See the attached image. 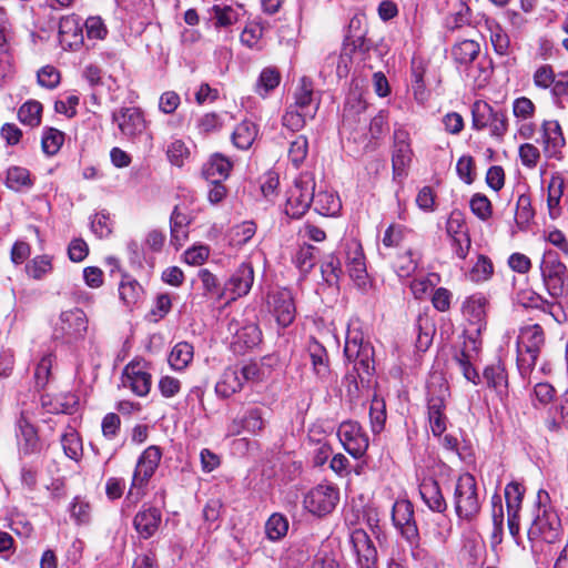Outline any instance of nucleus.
<instances>
[{"mask_svg":"<svg viewBox=\"0 0 568 568\" xmlns=\"http://www.w3.org/2000/svg\"><path fill=\"white\" fill-rule=\"evenodd\" d=\"M392 520L396 528L415 521L413 505L407 500H398L393 506Z\"/></svg>","mask_w":568,"mask_h":568,"instance_id":"nucleus-56","label":"nucleus"},{"mask_svg":"<svg viewBox=\"0 0 568 568\" xmlns=\"http://www.w3.org/2000/svg\"><path fill=\"white\" fill-rule=\"evenodd\" d=\"M231 161L222 154H213L203 165L202 174L210 182L224 181L231 171Z\"/></svg>","mask_w":568,"mask_h":568,"instance_id":"nucleus-31","label":"nucleus"},{"mask_svg":"<svg viewBox=\"0 0 568 568\" xmlns=\"http://www.w3.org/2000/svg\"><path fill=\"white\" fill-rule=\"evenodd\" d=\"M349 542L356 555L357 568H367L377 565V550L364 529H354L349 535Z\"/></svg>","mask_w":568,"mask_h":568,"instance_id":"nucleus-16","label":"nucleus"},{"mask_svg":"<svg viewBox=\"0 0 568 568\" xmlns=\"http://www.w3.org/2000/svg\"><path fill=\"white\" fill-rule=\"evenodd\" d=\"M288 531L287 518L280 514L274 513L265 523L266 537L272 541H278L286 536Z\"/></svg>","mask_w":568,"mask_h":568,"instance_id":"nucleus-42","label":"nucleus"},{"mask_svg":"<svg viewBox=\"0 0 568 568\" xmlns=\"http://www.w3.org/2000/svg\"><path fill=\"white\" fill-rule=\"evenodd\" d=\"M339 499L338 489L328 484H320L304 497L303 504L307 511L322 517L332 513Z\"/></svg>","mask_w":568,"mask_h":568,"instance_id":"nucleus-10","label":"nucleus"},{"mask_svg":"<svg viewBox=\"0 0 568 568\" xmlns=\"http://www.w3.org/2000/svg\"><path fill=\"white\" fill-rule=\"evenodd\" d=\"M112 121L116 123L122 135L129 140H135L146 130L143 112L135 106L120 108L113 111Z\"/></svg>","mask_w":568,"mask_h":568,"instance_id":"nucleus-12","label":"nucleus"},{"mask_svg":"<svg viewBox=\"0 0 568 568\" xmlns=\"http://www.w3.org/2000/svg\"><path fill=\"white\" fill-rule=\"evenodd\" d=\"M27 273L34 280H41L52 271L51 257L39 255L31 260L26 266Z\"/></svg>","mask_w":568,"mask_h":568,"instance_id":"nucleus-57","label":"nucleus"},{"mask_svg":"<svg viewBox=\"0 0 568 568\" xmlns=\"http://www.w3.org/2000/svg\"><path fill=\"white\" fill-rule=\"evenodd\" d=\"M564 179L560 175L551 176L548 184L547 205L551 219H556L560 214V199L564 193Z\"/></svg>","mask_w":568,"mask_h":568,"instance_id":"nucleus-40","label":"nucleus"},{"mask_svg":"<svg viewBox=\"0 0 568 568\" xmlns=\"http://www.w3.org/2000/svg\"><path fill=\"white\" fill-rule=\"evenodd\" d=\"M524 493V487L516 481H511L505 487L507 514H519L521 509Z\"/></svg>","mask_w":568,"mask_h":568,"instance_id":"nucleus-49","label":"nucleus"},{"mask_svg":"<svg viewBox=\"0 0 568 568\" xmlns=\"http://www.w3.org/2000/svg\"><path fill=\"white\" fill-rule=\"evenodd\" d=\"M494 273V265L485 255H479L477 262L469 272V278L473 282L480 283L489 280Z\"/></svg>","mask_w":568,"mask_h":568,"instance_id":"nucleus-62","label":"nucleus"},{"mask_svg":"<svg viewBox=\"0 0 568 568\" xmlns=\"http://www.w3.org/2000/svg\"><path fill=\"white\" fill-rule=\"evenodd\" d=\"M317 248L311 244H303L295 254L294 262L303 273H308L316 263Z\"/></svg>","mask_w":568,"mask_h":568,"instance_id":"nucleus-52","label":"nucleus"},{"mask_svg":"<svg viewBox=\"0 0 568 568\" xmlns=\"http://www.w3.org/2000/svg\"><path fill=\"white\" fill-rule=\"evenodd\" d=\"M233 326L234 324L231 323L229 329L232 331ZM261 341L262 332L256 324H245L240 328H237V324H235L233 345L236 351L245 352L246 349H252L257 346Z\"/></svg>","mask_w":568,"mask_h":568,"instance_id":"nucleus-25","label":"nucleus"},{"mask_svg":"<svg viewBox=\"0 0 568 568\" xmlns=\"http://www.w3.org/2000/svg\"><path fill=\"white\" fill-rule=\"evenodd\" d=\"M222 503L220 499H210L203 508V520L206 532H212L220 527Z\"/></svg>","mask_w":568,"mask_h":568,"instance_id":"nucleus-50","label":"nucleus"},{"mask_svg":"<svg viewBox=\"0 0 568 568\" xmlns=\"http://www.w3.org/2000/svg\"><path fill=\"white\" fill-rule=\"evenodd\" d=\"M190 216L176 205L170 217L171 244L179 250L189 237Z\"/></svg>","mask_w":568,"mask_h":568,"instance_id":"nucleus-29","label":"nucleus"},{"mask_svg":"<svg viewBox=\"0 0 568 568\" xmlns=\"http://www.w3.org/2000/svg\"><path fill=\"white\" fill-rule=\"evenodd\" d=\"M308 354L315 375L321 379L329 376V361L326 349L317 341H312L308 345Z\"/></svg>","mask_w":568,"mask_h":568,"instance_id":"nucleus-34","label":"nucleus"},{"mask_svg":"<svg viewBox=\"0 0 568 568\" xmlns=\"http://www.w3.org/2000/svg\"><path fill=\"white\" fill-rule=\"evenodd\" d=\"M88 326L87 314L81 308L63 311L53 324L52 338L64 345H74L84 339Z\"/></svg>","mask_w":568,"mask_h":568,"instance_id":"nucleus-4","label":"nucleus"},{"mask_svg":"<svg viewBox=\"0 0 568 568\" xmlns=\"http://www.w3.org/2000/svg\"><path fill=\"white\" fill-rule=\"evenodd\" d=\"M419 495L430 510L444 513L447 509V503L435 479L424 478L419 484Z\"/></svg>","mask_w":568,"mask_h":568,"instance_id":"nucleus-27","label":"nucleus"},{"mask_svg":"<svg viewBox=\"0 0 568 568\" xmlns=\"http://www.w3.org/2000/svg\"><path fill=\"white\" fill-rule=\"evenodd\" d=\"M197 276L202 284L203 295L215 296L219 301L226 300L225 296H221L222 288L217 277L206 268H201Z\"/></svg>","mask_w":568,"mask_h":568,"instance_id":"nucleus-54","label":"nucleus"},{"mask_svg":"<svg viewBox=\"0 0 568 568\" xmlns=\"http://www.w3.org/2000/svg\"><path fill=\"white\" fill-rule=\"evenodd\" d=\"M142 286L133 278L124 276L119 286L120 298L126 305H134L142 296Z\"/></svg>","mask_w":568,"mask_h":568,"instance_id":"nucleus-46","label":"nucleus"},{"mask_svg":"<svg viewBox=\"0 0 568 568\" xmlns=\"http://www.w3.org/2000/svg\"><path fill=\"white\" fill-rule=\"evenodd\" d=\"M281 82V74L276 68L267 67L262 70L256 82L255 91L261 97L267 95Z\"/></svg>","mask_w":568,"mask_h":568,"instance_id":"nucleus-44","label":"nucleus"},{"mask_svg":"<svg viewBox=\"0 0 568 568\" xmlns=\"http://www.w3.org/2000/svg\"><path fill=\"white\" fill-rule=\"evenodd\" d=\"M308 153V140L305 135H298L290 144L288 159L295 168H298Z\"/></svg>","mask_w":568,"mask_h":568,"instance_id":"nucleus-61","label":"nucleus"},{"mask_svg":"<svg viewBox=\"0 0 568 568\" xmlns=\"http://www.w3.org/2000/svg\"><path fill=\"white\" fill-rule=\"evenodd\" d=\"M239 19V13L230 6L214 4L210 10V20L215 28H226L234 24Z\"/></svg>","mask_w":568,"mask_h":568,"instance_id":"nucleus-43","label":"nucleus"},{"mask_svg":"<svg viewBox=\"0 0 568 568\" xmlns=\"http://www.w3.org/2000/svg\"><path fill=\"white\" fill-rule=\"evenodd\" d=\"M321 272L323 280L328 285H337L343 274L342 262L339 257L334 254H328L321 265Z\"/></svg>","mask_w":568,"mask_h":568,"instance_id":"nucleus-45","label":"nucleus"},{"mask_svg":"<svg viewBox=\"0 0 568 568\" xmlns=\"http://www.w3.org/2000/svg\"><path fill=\"white\" fill-rule=\"evenodd\" d=\"M427 414L429 427L434 436L439 437L447 428L445 415L446 400L449 397L448 383L442 373L430 374L426 385Z\"/></svg>","mask_w":568,"mask_h":568,"instance_id":"nucleus-2","label":"nucleus"},{"mask_svg":"<svg viewBox=\"0 0 568 568\" xmlns=\"http://www.w3.org/2000/svg\"><path fill=\"white\" fill-rule=\"evenodd\" d=\"M337 436L345 450L354 458H361L368 448V437L357 422H343Z\"/></svg>","mask_w":568,"mask_h":568,"instance_id":"nucleus-13","label":"nucleus"},{"mask_svg":"<svg viewBox=\"0 0 568 568\" xmlns=\"http://www.w3.org/2000/svg\"><path fill=\"white\" fill-rule=\"evenodd\" d=\"M341 206L339 197L336 194L327 191L314 192L313 207L318 214L335 215L339 212Z\"/></svg>","mask_w":568,"mask_h":568,"instance_id":"nucleus-36","label":"nucleus"},{"mask_svg":"<svg viewBox=\"0 0 568 568\" xmlns=\"http://www.w3.org/2000/svg\"><path fill=\"white\" fill-rule=\"evenodd\" d=\"M545 344L544 329L538 324L523 326L517 337V365L521 376L534 369Z\"/></svg>","mask_w":568,"mask_h":568,"instance_id":"nucleus-3","label":"nucleus"},{"mask_svg":"<svg viewBox=\"0 0 568 568\" xmlns=\"http://www.w3.org/2000/svg\"><path fill=\"white\" fill-rule=\"evenodd\" d=\"M491 519L493 531L490 534V545L496 548L503 542L504 535V508L501 497L495 494L491 497Z\"/></svg>","mask_w":568,"mask_h":568,"instance_id":"nucleus-35","label":"nucleus"},{"mask_svg":"<svg viewBox=\"0 0 568 568\" xmlns=\"http://www.w3.org/2000/svg\"><path fill=\"white\" fill-rule=\"evenodd\" d=\"M454 506L459 519L471 521L480 511V500L475 477L465 473L457 479L454 491Z\"/></svg>","mask_w":568,"mask_h":568,"instance_id":"nucleus-5","label":"nucleus"},{"mask_svg":"<svg viewBox=\"0 0 568 568\" xmlns=\"http://www.w3.org/2000/svg\"><path fill=\"white\" fill-rule=\"evenodd\" d=\"M471 118L473 129H489L490 135L497 139H501L508 130L506 111L495 109L486 101L477 100L474 102Z\"/></svg>","mask_w":568,"mask_h":568,"instance_id":"nucleus-8","label":"nucleus"},{"mask_svg":"<svg viewBox=\"0 0 568 568\" xmlns=\"http://www.w3.org/2000/svg\"><path fill=\"white\" fill-rule=\"evenodd\" d=\"M294 108L305 111L306 116L315 118L321 100L315 97L314 87L311 79L303 77L294 92Z\"/></svg>","mask_w":568,"mask_h":568,"instance_id":"nucleus-20","label":"nucleus"},{"mask_svg":"<svg viewBox=\"0 0 568 568\" xmlns=\"http://www.w3.org/2000/svg\"><path fill=\"white\" fill-rule=\"evenodd\" d=\"M64 134L53 128H49L44 130L42 135V150L44 153L49 155H54L60 150L63 144Z\"/></svg>","mask_w":568,"mask_h":568,"instance_id":"nucleus-63","label":"nucleus"},{"mask_svg":"<svg viewBox=\"0 0 568 568\" xmlns=\"http://www.w3.org/2000/svg\"><path fill=\"white\" fill-rule=\"evenodd\" d=\"M483 377L489 388H493L499 396L508 393V375L505 367L500 364L487 366Z\"/></svg>","mask_w":568,"mask_h":568,"instance_id":"nucleus-33","label":"nucleus"},{"mask_svg":"<svg viewBox=\"0 0 568 568\" xmlns=\"http://www.w3.org/2000/svg\"><path fill=\"white\" fill-rule=\"evenodd\" d=\"M489 32L490 42L496 54L500 57H508L514 52L510 38L499 23L491 22L489 24Z\"/></svg>","mask_w":568,"mask_h":568,"instance_id":"nucleus-37","label":"nucleus"},{"mask_svg":"<svg viewBox=\"0 0 568 568\" xmlns=\"http://www.w3.org/2000/svg\"><path fill=\"white\" fill-rule=\"evenodd\" d=\"M366 110V104L357 95L347 99L343 111V126L353 129L356 123L361 122V114Z\"/></svg>","mask_w":568,"mask_h":568,"instance_id":"nucleus-41","label":"nucleus"},{"mask_svg":"<svg viewBox=\"0 0 568 568\" xmlns=\"http://www.w3.org/2000/svg\"><path fill=\"white\" fill-rule=\"evenodd\" d=\"M6 184L9 189L14 191H19L23 186L31 185L29 171L20 166H12L8 169Z\"/></svg>","mask_w":568,"mask_h":568,"instance_id":"nucleus-58","label":"nucleus"},{"mask_svg":"<svg viewBox=\"0 0 568 568\" xmlns=\"http://www.w3.org/2000/svg\"><path fill=\"white\" fill-rule=\"evenodd\" d=\"M313 119L314 118L306 116L305 111L290 105L282 116V124L292 132H298L306 125L307 121Z\"/></svg>","mask_w":568,"mask_h":568,"instance_id":"nucleus-47","label":"nucleus"},{"mask_svg":"<svg viewBox=\"0 0 568 568\" xmlns=\"http://www.w3.org/2000/svg\"><path fill=\"white\" fill-rule=\"evenodd\" d=\"M239 366L226 367L215 385V393L221 398H229L243 388Z\"/></svg>","mask_w":568,"mask_h":568,"instance_id":"nucleus-30","label":"nucleus"},{"mask_svg":"<svg viewBox=\"0 0 568 568\" xmlns=\"http://www.w3.org/2000/svg\"><path fill=\"white\" fill-rule=\"evenodd\" d=\"M17 427V437L20 450L24 455H30L39 452L40 443L37 430L34 426L26 418L24 415H21L20 418L18 419Z\"/></svg>","mask_w":568,"mask_h":568,"instance_id":"nucleus-28","label":"nucleus"},{"mask_svg":"<svg viewBox=\"0 0 568 568\" xmlns=\"http://www.w3.org/2000/svg\"><path fill=\"white\" fill-rule=\"evenodd\" d=\"M539 270L548 293L552 297L561 295L564 292L567 266L560 261L558 253L551 248L545 250Z\"/></svg>","mask_w":568,"mask_h":568,"instance_id":"nucleus-9","label":"nucleus"},{"mask_svg":"<svg viewBox=\"0 0 568 568\" xmlns=\"http://www.w3.org/2000/svg\"><path fill=\"white\" fill-rule=\"evenodd\" d=\"M41 113L42 104L38 101L30 100L20 106L18 118L23 124L37 126L40 124Z\"/></svg>","mask_w":568,"mask_h":568,"instance_id":"nucleus-48","label":"nucleus"},{"mask_svg":"<svg viewBox=\"0 0 568 568\" xmlns=\"http://www.w3.org/2000/svg\"><path fill=\"white\" fill-rule=\"evenodd\" d=\"M534 217L531 200L528 194H520L516 202L515 221L520 229H525Z\"/></svg>","mask_w":568,"mask_h":568,"instance_id":"nucleus-53","label":"nucleus"},{"mask_svg":"<svg viewBox=\"0 0 568 568\" xmlns=\"http://www.w3.org/2000/svg\"><path fill=\"white\" fill-rule=\"evenodd\" d=\"M369 419L373 433H381L386 422V405L383 398L373 397L369 407Z\"/></svg>","mask_w":568,"mask_h":568,"instance_id":"nucleus-51","label":"nucleus"},{"mask_svg":"<svg viewBox=\"0 0 568 568\" xmlns=\"http://www.w3.org/2000/svg\"><path fill=\"white\" fill-rule=\"evenodd\" d=\"M458 230L453 235L452 246L456 254L462 260H465L470 248V237L467 229L463 223H457Z\"/></svg>","mask_w":568,"mask_h":568,"instance_id":"nucleus-59","label":"nucleus"},{"mask_svg":"<svg viewBox=\"0 0 568 568\" xmlns=\"http://www.w3.org/2000/svg\"><path fill=\"white\" fill-rule=\"evenodd\" d=\"M315 187L314 175L310 172L301 173L287 192L285 214L293 219L302 217L313 204Z\"/></svg>","mask_w":568,"mask_h":568,"instance_id":"nucleus-7","label":"nucleus"},{"mask_svg":"<svg viewBox=\"0 0 568 568\" xmlns=\"http://www.w3.org/2000/svg\"><path fill=\"white\" fill-rule=\"evenodd\" d=\"M270 305L277 323L287 327L295 318L296 307L293 294L287 288L278 290L270 296Z\"/></svg>","mask_w":568,"mask_h":568,"instance_id":"nucleus-18","label":"nucleus"},{"mask_svg":"<svg viewBox=\"0 0 568 568\" xmlns=\"http://www.w3.org/2000/svg\"><path fill=\"white\" fill-rule=\"evenodd\" d=\"M542 144L547 158L560 159L565 138L558 121L549 120L542 123Z\"/></svg>","mask_w":568,"mask_h":568,"instance_id":"nucleus-21","label":"nucleus"},{"mask_svg":"<svg viewBox=\"0 0 568 568\" xmlns=\"http://www.w3.org/2000/svg\"><path fill=\"white\" fill-rule=\"evenodd\" d=\"M480 45L475 40H463L455 43L452 48V57L458 67L467 68L478 57Z\"/></svg>","mask_w":568,"mask_h":568,"instance_id":"nucleus-32","label":"nucleus"},{"mask_svg":"<svg viewBox=\"0 0 568 568\" xmlns=\"http://www.w3.org/2000/svg\"><path fill=\"white\" fill-rule=\"evenodd\" d=\"M257 135L256 125L247 120L242 121L232 134L233 144L241 150H247Z\"/></svg>","mask_w":568,"mask_h":568,"instance_id":"nucleus-38","label":"nucleus"},{"mask_svg":"<svg viewBox=\"0 0 568 568\" xmlns=\"http://www.w3.org/2000/svg\"><path fill=\"white\" fill-rule=\"evenodd\" d=\"M256 233V224L253 221H244L235 225L231 231V243L234 246L245 245Z\"/></svg>","mask_w":568,"mask_h":568,"instance_id":"nucleus-55","label":"nucleus"},{"mask_svg":"<svg viewBox=\"0 0 568 568\" xmlns=\"http://www.w3.org/2000/svg\"><path fill=\"white\" fill-rule=\"evenodd\" d=\"M417 265V254L413 251H407L396 258L394 268L397 275L404 278L410 276L416 271Z\"/></svg>","mask_w":568,"mask_h":568,"instance_id":"nucleus-60","label":"nucleus"},{"mask_svg":"<svg viewBox=\"0 0 568 568\" xmlns=\"http://www.w3.org/2000/svg\"><path fill=\"white\" fill-rule=\"evenodd\" d=\"M161 458L162 450L159 446H149L142 453L136 463L129 497L135 495V499L140 498V488H142L153 476L159 467Z\"/></svg>","mask_w":568,"mask_h":568,"instance_id":"nucleus-11","label":"nucleus"},{"mask_svg":"<svg viewBox=\"0 0 568 568\" xmlns=\"http://www.w3.org/2000/svg\"><path fill=\"white\" fill-rule=\"evenodd\" d=\"M346 270L349 277L357 286L365 285L367 272L364 254L359 243L352 241L346 244Z\"/></svg>","mask_w":568,"mask_h":568,"instance_id":"nucleus-22","label":"nucleus"},{"mask_svg":"<svg viewBox=\"0 0 568 568\" xmlns=\"http://www.w3.org/2000/svg\"><path fill=\"white\" fill-rule=\"evenodd\" d=\"M542 496L548 497L544 490L538 493V509L535 519L532 520L527 535L529 540H542L547 544L556 542L561 535V524L558 515L551 508L541 506Z\"/></svg>","mask_w":568,"mask_h":568,"instance_id":"nucleus-6","label":"nucleus"},{"mask_svg":"<svg viewBox=\"0 0 568 568\" xmlns=\"http://www.w3.org/2000/svg\"><path fill=\"white\" fill-rule=\"evenodd\" d=\"M162 513L159 508L143 505L133 518V526L140 538L150 539L160 528Z\"/></svg>","mask_w":568,"mask_h":568,"instance_id":"nucleus-19","label":"nucleus"},{"mask_svg":"<svg viewBox=\"0 0 568 568\" xmlns=\"http://www.w3.org/2000/svg\"><path fill=\"white\" fill-rule=\"evenodd\" d=\"M266 424L265 412L260 407H250L242 418H234L227 426V436H237L243 432L256 435Z\"/></svg>","mask_w":568,"mask_h":568,"instance_id":"nucleus-17","label":"nucleus"},{"mask_svg":"<svg viewBox=\"0 0 568 568\" xmlns=\"http://www.w3.org/2000/svg\"><path fill=\"white\" fill-rule=\"evenodd\" d=\"M469 206L471 212L481 221H487L493 214L491 202L481 193L471 196Z\"/></svg>","mask_w":568,"mask_h":568,"instance_id":"nucleus-64","label":"nucleus"},{"mask_svg":"<svg viewBox=\"0 0 568 568\" xmlns=\"http://www.w3.org/2000/svg\"><path fill=\"white\" fill-rule=\"evenodd\" d=\"M254 283V270L251 263H242L224 284L221 296L226 300L235 301L245 296L252 288Z\"/></svg>","mask_w":568,"mask_h":568,"instance_id":"nucleus-15","label":"nucleus"},{"mask_svg":"<svg viewBox=\"0 0 568 568\" xmlns=\"http://www.w3.org/2000/svg\"><path fill=\"white\" fill-rule=\"evenodd\" d=\"M122 384L130 388L136 396L144 397L150 393L152 378L148 364L143 361L129 363L122 374Z\"/></svg>","mask_w":568,"mask_h":568,"instance_id":"nucleus-14","label":"nucleus"},{"mask_svg":"<svg viewBox=\"0 0 568 568\" xmlns=\"http://www.w3.org/2000/svg\"><path fill=\"white\" fill-rule=\"evenodd\" d=\"M487 298L483 294H474L463 304V314L468 321V327L486 328Z\"/></svg>","mask_w":568,"mask_h":568,"instance_id":"nucleus-23","label":"nucleus"},{"mask_svg":"<svg viewBox=\"0 0 568 568\" xmlns=\"http://www.w3.org/2000/svg\"><path fill=\"white\" fill-rule=\"evenodd\" d=\"M412 160L409 133L404 129L394 132L393 169L395 172L404 170Z\"/></svg>","mask_w":568,"mask_h":568,"instance_id":"nucleus-24","label":"nucleus"},{"mask_svg":"<svg viewBox=\"0 0 568 568\" xmlns=\"http://www.w3.org/2000/svg\"><path fill=\"white\" fill-rule=\"evenodd\" d=\"M344 356L348 363L353 364V372H348L345 376L347 394L355 397L359 387L369 383L374 372V348L368 341H365L358 318L348 322Z\"/></svg>","mask_w":568,"mask_h":568,"instance_id":"nucleus-1","label":"nucleus"},{"mask_svg":"<svg viewBox=\"0 0 568 568\" xmlns=\"http://www.w3.org/2000/svg\"><path fill=\"white\" fill-rule=\"evenodd\" d=\"M193 359V346L187 342L178 343L169 355V364L174 371H183Z\"/></svg>","mask_w":568,"mask_h":568,"instance_id":"nucleus-39","label":"nucleus"},{"mask_svg":"<svg viewBox=\"0 0 568 568\" xmlns=\"http://www.w3.org/2000/svg\"><path fill=\"white\" fill-rule=\"evenodd\" d=\"M59 38L63 45H79L83 41L81 19L75 14L62 17L59 23Z\"/></svg>","mask_w":568,"mask_h":568,"instance_id":"nucleus-26","label":"nucleus"}]
</instances>
